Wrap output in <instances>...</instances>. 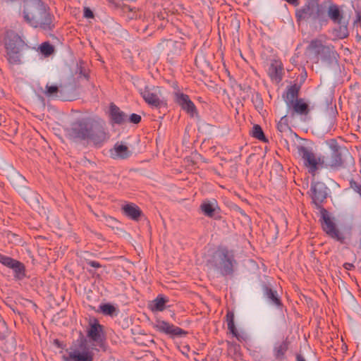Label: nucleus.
Masks as SVG:
<instances>
[{
	"mask_svg": "<svg viewBox=\"0 0 361 361\" xmlns=\"http://www.w3.org/2000/svg\"><path fill=\"white\" fill-rule=\"evenodd\" d=\"M84 16L87 18H93V13L89 8H85Z\"/></svg>",
	"mask_w": 361,
	"mask_h": 361,
	"instance_id": "nucleus-36",
	"label": "nucleus"
},
{
	"mask_svg": "<svg viewBox=\"0 0 361 361\" xmlns=\"http://www.w3.org/2000/svg\"><path fill=\"white\" fill-rule=\"evenodd\" d=\"M54 342L56 343V344H58V340H55Z\"/></svg>",
	"mask_w": 361,
	"mask_h": 361,
	"instance_id": "nucleus-49",
	"label": "nucleus"
},
{
	"mask_svg": "<svg viewBox=\"0 0 361 361\" xmlns=\"http://www.w3.org/2000/svg\"><path fill=\"white\" fill-rule=\"evenodd\" d=\"M321 213L322 215L323 222L322 223V228L327 235L338 240H341V233L336 228L335 224L331 221L328 215L326 209H322Z\"/></svg>",
	"mask_w": 361,
	"mask_h": 361,
	"instance_id": "nucleus-8",
	"label": "nucleus"
},
{
	"mask_svg": "<svg viewBox=\"0 0 361 361\" xmlns=\"http://www.w3.org/2000/svg\"><path fill=\"white\" fill-rule=\"evenodd\" d=\"M114 149L117 155L122 159L127 158L129 156L128 147L126 145H116Z\"/></svg>",
	"mask_w": 361,
	"mask_h": 361,
	"instance_id": "nucleus-29",
	"label": "nucleus"
},
{
	"mask_svg": "<svg viewBox=\"0 0 361 361\" xmlns=\"http://www.w3.org/2000/svg\"><path fill=\"white\" fill-rule=\"evenodd\" d=\"M69 139L77 140H90L95 145H99L108 139L105 121L99 117H87L73 123L71 128L66 130Z\"/></svg>",
	"mask_w": 361,
	"mask_h": 361,
	"instance_id": "nucleus-1",
	"label": "nucleus"
},
{
	"mask_svg": "<svg viewBox=\"0 0 361 361\" xmlns=\"http://www.w3.org/2000/svg\"><path fill=\"white\" fill-rule=\"evenodd\" d=\"M103 327L97 320L90 324V327L87 331V336L95 342H101L102 337Z\"/></svg>",
	"mask_w": 361,
	"mask_h": 361,
	"instance_id": "nucleus-19",
	"label": "nucleus"
},
{
	"mask_svg": "<svg viewBox=\"0 0 361 361\" xmlns=\"http://www.w3.org/2000/svg\"><path fill=\"white\" fill-rule=\"evenodd\" d=\"M110 117L111 121L116 124L122 125L126 121V115L114 104H110Z\"/></svg>",
	"mask_w": 361,
	"mask_h": 361,
	"instance_id": "nucleus-18",
	"label": "nucleus"
},
{
	"mask_svg": "<svg viewBox=\"0 0 361 361\" xmlns=\"http://www.w3.org/2000/svg\"><path fill=\"white\" fill-rule=\"evenodd\" d=\"M100 309L103 314L106 315H112L116 311V308L110 304L101 305Z\"/></svg>",
	"mask_w": 361,
	"mask_h": 361,
	"instance_id": "nucleus-32",
	"label": "nucleus"
},
{
	"mask_svg": "<svg viewBox=\"0 0 361 361\" xmlns=\"http://www.w3.org/2000/svg\"><path fill=\"white\" fill-rule=\"evenodd\" d=\"M307 78V73L304 72L302 73L300 75L299 81H297L296 83H295L293 85L290 86V87L288 90H299L301 88L302 83L306 80ZM298 80V79L297 80Z\"/></svg>",
	"mask_w": 361,
	"mask_h": 361,
	"instance_id": "nucleus-31",
	"label": "nucleus"
},
{
	"mask_svg": "<svg viewBox=\"0 0 361 361\" xmlns=\"http://www.w3.org/2000/svg\"><path fill=\"white\" fill-rule=\"evenodd\" d=\"M321 165L326 167L338 168L342 165L341 154L338 149H334L331 151L330 154H326L319 159Z\"/></svg>",
	"mask_w": 361,
	"mask_h": 361,
	"instance_id": "nucleus-10",
	"label": "nucleus"
},
{
	"mask_svg": "<svg viewBox=\"0 0 361 361\" xmlns=\"http://www.w3.org/2000/svg\"><path fill=\"white\" fill-rule=\"evenodd\" d=\"M298 154L303 159L305 166L309 169V172L314 174L318 169L317 166L321 164V161H319L321 158L317 159L314 153L304 146H300L298 148Z\"/></svg>",
	"mask_w": 361,
	"mask_h": 361,
	"instance_id": "nucleus-6",
	"label": "nucleus"
},
{
	"mask_svg": "<svg viewBox=\"0 0 361 361\" xmlns=\"http://www.w3.org/2000/svg\"><path fill=\"white\" fill-rule=\"evenodd\" d=\"M350 185L352 189L361 196V185L358 184L354 180H351L350 181Z\"/></svg>",
	"mask_w": 361,
	"mask_h": 361,
	"instance_id": "nucleus-34",
	"label": "nucleus"
},
{
	"mask_svg": "<svg viewBox=\"0 0 361 361\" xmlns=\"http://www.w3.org/2000/svg\"><path fill=\"white\" fill-rule=\"evenodd\" d=\"M46 88H47L46 90H51V91L58 90V87L56 85L49 86L48 85H47Z\"/></svg>",
	"mask_w": 361,
	"mask_h": 361,
	"instance_id": "nucleus-39",
	"label": "nucleus"
},
{
	"mask_svg": "<svg viewBox=\"0 0 361 361\" xmlns=\"http://www.w3.org/2000/svg\"><path fill=\"white\" fill-rule=\"evenodd\" d=\"M328 14L330 18L336 23L341 21V14L338 8L336 5H331L328 10Z\"/></svg>",
	"mask_w": 361,
	"mask_h": 361,
	"instance_id": "nucleus-25",
	"label": "nucleus"
},
{
	"mask_svg": "<svg viewBox=\"0 0 361 361\" xmlns=\"http://www.w3.org/2000/svg\"><path fill=\"white\" fill-rule=\"evenodd\" d=\"M88 264L92 267H94V268H99L101 267V265L97 262H94V261H90L88 262Z\"/></svg>",
	"mask_w": 361,
	"mask_h": 361,
	"instance_id": "nucleus-37",
	"label": "nucleus"
},
{
	"mask_svg": "<svg viewBox=\"0 0 361 361\" xmlns=\"http://www.w3.org/2000/svg\"><path fill=\"white\" fill-rule=\"evenodd\" d=\"M344 267L345 269H348V270H350L353 267H354L353 264H350V263H345L344 264Z\"/></svg>",
	"mask_w": 361,
	"mask_h": 361,
	"instance_id": "nucleus-41",
	"label": "nucleus"
},
{
	"mask_svg": "<svg viewBox=\"0 0 361 361\" xmlns=\"http://www.w3.org/2000/svg\"><path fill=\"white\" fill-rule=\"evenodd\" d=\"M80 78H81L82 80H88V76H87V75L86 73H82L81 71L80 74Z\"/></svg>",
	"mask_w": 361,
	"mask_h": 361,
	"instance_id": "nucleus-40",
	"label": "nucleus"
},
{
	"mask_svg": "<svg viewBox=\"0 0 361 361\" xmlns=\"http://www.w3.org/2000/svg\"><path fill=\"white\" fill-rule=\"evenodd\" d=\"M23 13L24 20L33 27L48 30L53 26L52 16L41 0H25Z\"/></svg>",
	"mask_w": 361,
	"mask_h": 361,
	"instance_id": "nucleus-2",
	"label": "nucleus"
},
{
	"mask_svg": "<svg viewBox=\"0 0 361 361\" xmlns=\"http://www.w3.org/2000/svg\"><path fill=\"white\" fill-rule=\"evenodd\" d=\"M156 328L159 331L171 335L178 336L185 334L181 329L175 327L173 325H171L164 321H159L156 324Z\"/></svg>",
	"mask_w": 361,
	"mask_h": 361,
	"instance_id": "nucleus-17",
	"label": "nucleus"
},
{
	"mask_svg": "<svg viewBox=\"0 0 361 361\" xmlns=\"http://www.w3.org/2000/svg\"><path fill=\"white\" fill-rule=\"evenodd\" d=\"M327 188L322 182H317L312 184V198L313 203L318 207L327 197Z\"/></svg>",
	"mask_w": 361,
	"mask_h": 361,
	"instance_id": "nucleus-9",
	"label": "nucleus"
},
{
	"mask_svg": "<svg viewBox=\"0 0 361 361\" xmlns=\"http://www.w3.org/2000/svg\"><path fill=\"white\" fill-rule=\"evenodd\" d=\"M123 214L134 221H138L142 215V211L136 204L133 203H128L124 204L121 208Z\"/></svg>",
	"mask_w": 361,
	"mask_h": 361,
	"instance_id": "nucleus-15",
	"label": "nucleus"
},
{
	"mask_svg": "<svg viewBox=\"0 0 361 361\" xmlns=\"http://www.w3.org/2000/svg\"><path fill=\"white\" fill-rule=\"evenodd\" d=\"M129 121L130 123L137 124L141 121V116L136 114H132L130 116Z\"/></svg>",
	"mask_w": 361,
	"mask_h": 361,
	"instance_id": "nucleus-35",
	"label": "nucleus"
},
{
	"mask_svg": "<svg viewBox=\"0 0 361 361\" xmlns=\"http://www.w3.org/2000/svg\"><path fill=\"white\" fill-rule=\"evenodd\" d=\"M288 348V342L283 341L274 349L275 357L277 360H283L284 355Z\"/></svg>",
	"mask_w": 361,
	"mask_h": 361,
	"instance_id": "nucleus-23",
	"label": "nucleus"
},
{
	"mask_svg": "<svg viewBox=\"0 0 361 361\" xmlns=\"http://www.w3.org/2000/svg\"><path fill=\"white\" fill-rule=\"evenodd\" d=\"M39 49L40 52L46 56L51 55L54 51L53 46L48 42L42 43Z\"/></svg>",
	"mask_w": 361,
	"mask_h": 361,
	"instance_id": "nucleus-30",
	"label": "nucleus"
},
{
	"mask_svg": "<svg viewBox=\"0 0 361 361\" xmlns=\"http://www.w3.org/2000/svg\"><path fill=\"white\" fill-rule=\"evenodd\" d=\"M145 82L143 80H140L137 81V85L135 86L136 88L138 89V90H142V87H141V85H144Z\"/></svg>",
	"mask_w": 361,
	"mask_h": 361,
	"instance_id": "nucleus-38",
	"label": "nucleus"
},
{
	"mask_svg": "<svg viewBox=\"0 0 361 361\" xmlns=\"http://www.w3.org/2000/svg\"><path fill=\"white\" fill-rule=\"evenodd\" d=\"M282 71V63L280 61L274 60L269 68V75L272 81L279 82L281 80Z\"/></svg>",
	"mask_w": 361,
	"mask_h": 361,
	"instance_id": "nucleus-14",
	"label": "nucleus"
},
{
	"mask_svg": "<svg viewBox=\"0 0 361 361\" xmlns=\"http://www.w3.org/2000/svg\"><path fill=\"white\" fill-rule=\"evenodd\" d=\"M42 105H43V107H44L45 104H44V101H42Z\"/></svg>",
	"mask_w": 361,
	"mask_h": 361,
	"instance_id": "nucleus-48",
	"label": "nucleus"
},
{
	"mask_svg": "<svg viewBox=\"0 0 361 361\" xmlns=\"http://www.w3.org/2000/svg\"><path fill=\"white\" fill-rule=\"evenodd\" d=\"M176 99L181 108L191 117H194L195 115H197L196 107L194 103L190 99L188 95L183 93H176Z\"/></svg>",
	"mask_w": 361,
	"mask_h": 361,
	"instance_id": "nucleus-12",
	"label": "nucleus"
},
{
	"mask_svg": "<svg viewBox=\"0 0 361 361\" xmlns=\"http://www.w3.org/2000/svg\"><path fill=\"white\" fill-rule=\"evenodd\" d=\"M92 353L89 349H85L82 352H71L66 361H92Z\"/></svg>",
	"mask_w": 361,
	"mask_h": 361,
	"instance_id": "nucleus-16",
	"label": "nucleus"
},
{
	"mask_svg": "<svg viewBox=\"0 0 361 361\" xmlns=\"http://www.w3.org/2000/svg\"><path fill=\"white\" fill-rule=\"evenodd\" d=\"M11 269L14 270L18 279H21L25 276V267L21 262L16 260Z\"/></svg>",
	"mask_w": 361,
	"mask_h": 361,
	"instance_id": "nucleus-27",
	"label": "nucleus"
},
{
	"mask_svg": "<svg viewBox=\"0 0 361 361\" xmlns=\"http://www.w3.org/2000/svg\"><path fill=\"white\" fill-rule=\"evenodd\" d=\"M141 94L145 101L150 106L159 107L164 104L161 95L154 92H141Z\"/></svg>",
	"mask_w": 361,
	"mask_h": 361,
	"instance_id": "nucleus-13",
	"label": "nucleus"
},
{
	"mask_svg": "<svg viewBox=\"0 0 361 361\" xmlns=\"http://www.w3.org/2000/svg\"><path fill=\"white\" fill-rule=\"evenodd\" d=\"M200 209L205 216L214 217L219 208L214 204H212L209 202H204L201 204Z\"/></svg>",
	"mask_w": 361,
	"mask_h": 361,
	"instance_id": "nucleus-21",
	"label": "nucleus"
},
{
	"mask_svg": "<svg viewBox=\"0 0 361 361\" xmlns=\"http://www.w3.org/2000/svg\"><path fill=\"white\" fill-rule=\"evenodd\" d=\"M49 102H72L80 99L78 92H44Z\"/></svg>",
	"mask_w": 361,
	"mask_h": 361,
	"instance_id": "nucleus-7",
	"label": "nucleus"
},
{
	"mask_svg": "<svg viewBox=\"0 0 361 361\" xmlns=\"http://www.w3.org/2000/svg\"><path fill=\"white\" fill-rule=\"evenodd\" d=\"M145 90L148 91L150 90V89L148 87H145Z\"/></svg>",
	"mask_w": 361,
	"mask_h": 361,
	"instance_id": "nucleus-47",
	"label": "nucleus"
},
{
	"mask_svg": "<svg viewBox=\"0 0 361 361\" xmlns=\"http://www.w3.org/2000/svg\"><path fill=\"white\" fill-rule=\"evenodd\" d=\"M343 30H344V32H345L343 33V35L342 37H345V36L347 35V33H346V32H347L346 27H343Z\"/></svg>",
	"mask_w": 361,
	"mask_h": 361,
	"instance_id": "nucleus-46",
	"label": "nucleus"
},
{
	"mask_svg": "<svg viewBox=\"0 0 361 361\" xmlns=\"http://www.w3.org/2000/svg\"><path fill=\"white\" fill-rule=\"evenodd\" d=\"M252 135L254 137H255L259 140H262V141H265V142L267 141L261 126L257 124H256L253 126Z\"/></svg>",
	"mask_w": 361,
	"mask_h": 361,
	"instance_id": "nucleus-28",
	"label": "nucleus"
},
{
	"mask_svg": "<svg viewBox=\"0 0 361 361\" xmlns=\"http://www.w3.org/2000/svg\"><path fill=\"white\" fill-rule=\"evenodd\" d=\"M170 87L176 90L178 87L177 82L176 81H172Z\"/></svg>",
	"mask_w": 361,
	"mask_h": 361,
	"instance_id": "nucleus-42",
	"label": "nucleus"
},
{
	"mask_svg": "<svg viewBox=\"0 0 361 361\" xmlns=\"http://www.w3.org/2000/svg\"><path fill=\"white\" fill-rule=\"evenodd\" d=\"M309 49L311 51L318 55L322 53H324L326 50L329 49V47L324 46L319 40L312 41L309 45Z\"/></svg>",
	"mask_w": 361,
	"mask_h": 361,
	"instance_id": "nucleus-22",
	"label": "nucleus"
},
{
	"mask_svg": "<svg viewBox=\"0 0 361 361\" xmlns=\"http://www.w3.org/2000/svg\"><path fill=\"white\" fill-rule=\"evenodd\" d=\"M168 302V300L162 296H158L156 299H154L152 303L149 305V309L152 312H161L164 310L166 307V303Z\"/></svg>",
	"mask_w": 361,
	"mask_h": 361,
	"instance_id": "nucleus-20",
	"label": "nucleus"
},
{
	"mask_svg": "<svg viewBox=\"0 0 361 361\" xmlns=\"http://www.w3.org/2000/svg\"><path fill=\"white\" fill-rule=\"evenodd\" d=\"M298 93L299 92H286L283 98L288 109H292L293 113L307 116L310 112V102L308 99L300 97Z\"/></svg>",
	"mask_w": 361,
	"mask_h": 361,
	"instance_id": "nucleus-5",
	"label": "nucleus"
},
{
	"mask_svg": "<svg viewBox=\"0 0 361 361\" xmlns=\"http://www.w3.org/2000/svg\"><path fill=\"white\" fill-rule=\"evenodd\" d=\"M318 16V5L314 2H309L302 8L297 11L296 12V16L298 19H315Z\"/></svg>",
	"mask_w": 361,
	"mask_h": 361,
	"instance_id": "nucleus-11",
	"label": "nucleus"
},
{
	"mask_svg": "<svg viewBox=\"0 0 361 361\" xmlns=\"http://www.w3.org/2000/svg\"><path fill=\"white\" fill-rule=\"evenodd\" d=\"M264 292H265L266 296L269 299H270L274 305H276L277 306H280L281 305V300L279 298V297L277 295V292L276 290H273L268 287H265Z\"/></svg>",
	"mask_w": 361,
	"mask_h": 361,
	"instance_id": "nucleus-24",
	"label": "nucleus"
},
{
	"mask_svg": "<svg viewBox=\"0 0 361 361\" xmlns=\"http://www.w3.org/2000/svg\"><path fill=\"white\" fill-rule=\"evenodd\" d=\"M226 322L228 328L234 336H237L238 331L234 324V314L228 311L226 314Z\"/></svg>",
	"mask_w": 361,
	"mask_h": 361,
	"instance_id": "nucleus-26",
	"label": "nucleus"
},
{
	"mask_svg": "<svg viewBox=\"0 0 361 361\" xmlns=\"http://www.w3.org/2000/svg\"><path fill=\"white\" fill-rule=\"evenodd\" d=\"M256 97H257V99L259 100V105H261L262 104V98H260L259 97V94L258 93H257Z\"/></svg>",
	"mask_w": 361,
	"mask_h": 361,
	"instance_id": "nucleus-45",
	"label": "nucleus"
},
{
	"mask_svg": "<svg viewBox=\"0 0 361 361\" xmlns=\"http://www.w3.org/2000/svg\"><path fill=\"white\" fill-rule=\"evenodd\" d=\"M233 255L226 248H219L213 255L214 266L223 275H228L233 271Z\"/></svg>",
	"mask_w": 361,
	"mask_h": 361,
	"instance_id": "nucleus-4",
	"label": "nucleus"
},
{
	"mask_svg": "<svg viewBox=\"0 0 361 361\" xmlns=\"http://www.w3.org/2000/svg\"><path fill=\"white\" fill-rule=\"evenodd\" d=\"M288 3L290 4H298V0H286Z\"/></svg>",
	"mask_w": 361,
	"mask_h": 361,
	"instance_id": "nucleus-44",
	"label": "nucleus"
},
{
	"mask_svg": "<svg viewBox=\"0 0 361 361\" xmlns=\"http://www.w3.org/2000/svg\"><path fill=\"white\" fill-rule=\"evenodd\" d=\"M4 44L8 61L11 63H18L20 61V51L25 46L24 41L13 31H8L4 37Z\"/></svg>",
	"mask_w": 361,
	"mask_h": 361,
	"instance_id": "nucleus-3",
	"label": "nucleus"
},
{
	"mask_svg": "<svg viewBox=\"0 0 361 361\" xmlns=\"http://www.w3.org/2000/svg\"><path fill=\"white\" fill-rule=\"evenodd\" d=\"M16 261V259H13L11 257L0 255V262L9 268L13 267Z\"/></svg>",
	"mask_w": 361,
	"mask_h": 361,
	"instance_id": "nucleus-33",
	"label": "nucleus"
},
{
	"mask_svg": "<svg viewBox=\"0 0 361 361\" xmlns=\"http://www.w3.org/2000/svg\"><path fill=\"white\" fill-rule=\"evenodd\" d=\"M297 361H305V358L301 355H297Z\"/></svg>",
	"mask_w": 361,
	"mask_h": 361,
	"instance_id": "nucleus-43",
	"label": "nucleus"
}]
</instances>
